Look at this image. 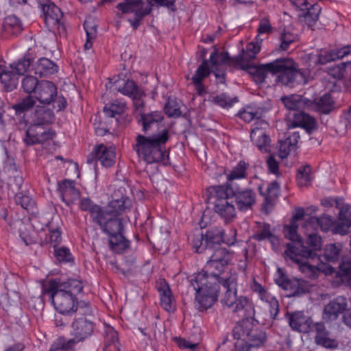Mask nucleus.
<instances>
[{
	"mask_svg": "<svg viewBox=\"0 0 351 351\" xmlns=\"http://www.w3.org/2000/svg\"><path fill=\"white\" fill-rule=\"evenodd\" d=\"M34 73L40 77H49L58 71V66L51 60L47 58L38 59L33 65Z\"/></svg>",
	"mask_w": 351,
	"mask_h": 351,
	"instance_id": "473e14b6",
	"label": "nucleus"
},
{
	"mask_svg": "<svg viewBox=\"0 0 351 351\" xmlns=\"http://www.w3.org/2000/svg\"><path fill=\"white\" fill-rule=\"evenodd\" d=\"M300 139L298 132H293L285 140L278 141V156L280 158H286L291 151L295 149Z\"/></svg>",
	"mask_w": 351,
	"mask_h": 351,
	"instance_id": "f704fd0d",
	"label": "nucleus"
},
{
	"mask_svg": "<svg viewBox=\"0 0 351 351\" xmlns=\"http://www.w3.org/2000/svg\"><path fill=\"white\" fill-rule=\"evenodd\" d=\"M258 113L250 107H247L238 112V116L244 121L250 123L257 118Z\"/></svg>",
	"mask_w": 351,
	"mask_h": 351,
	"instance_id": "69168bd1",
	"label": "nucleus"
},
{
	"mask_svg": "<svg viewBox=\"0 0 351 351\" xmlns=\"http://www.w3.org/2000/svg\"><path fill=\"white\" fill-rule=\"evenodd\" d=\"M258 229L252 235V239L257 241L269 239L271 241L274 235L271 231V226L267 223H257Z\"/></svg>",
	"mask_w": 351,
	"mask_h": 351,
	"instance_id": "de8ad7c7",
	"label": "nucleus"
},
{
	"mask_svg": "<svg viewBox=\"0 0 351 351\" xmlns=\"http://www.w3.org/2000/svg\"><path fill=\"white\" fill-rule=\"evenodd\" d=\"M232 335L234 339L247 341L254 347H261L267 341L265 331L254 327L250 319L239 321L234 327Z\"/></svg>",
	"mask_w": 351,
	"mask_h": 351,
	"instance_id": "1a4fd4ad",
	"label": "nucleus"
},
{
	"mask_svg": "<svg viewBox=\"0 0 351 351\" xmlns=\"http://www.w3.org/2000/svg\"><path fill=\"white\" fill-rule=\"evenodd\" d=\"M36 101L44 105H49L57 97L58 88L53 82L49 80H40L34 93Z\"/></svg>",
	"mask_w": 351,
	"mask_h": 351,
	"instance_id": "6ab92c4d",
	"label": "nucleus"
},
{
	"mask_svg": "<svg viewBox=\"0 0 351 351\" xmlns=\"http://www.w3.org/2000/svg\"><path fill=\"white\" fill-rule=\"evenodd\" d=\"M87 315L77 313L71 324L70 335L72 339L71 342L74 343L75 346L86 341L93 334L95 325L92 321L87 319Z\"/></svg>",
	"mask_w": 351,
	"mask_h": 351,
	"instance_id": "9d476101",
	"label": "nucleus"
},
{
	"mask_svg": "<svg viewBox=\"0 0 351 351\" xmlns=\"http://www.w3.org/2000/svg\"><path fill=\"white\" fill-rule=\"evenodd\" d=\"M72 339H66L64 337L57 338L51 345L49 351H60L73 348L75 345L71 342Z\"/></svg>",
	"mask_w": 351,
	"mask_h": 351,
	"instance_id": "5fc2aeb1",
	"label": "nucleus"
},
{
	"mask_svg": "<svg viewBox=\"0 0 351 351\" xmlns=\"http://www.w3.org/2000/svg\"><path fill=\"white\" fill-rule=\"evenodd\" d=\"M164 110L169 117H178L181 114L178 104L172 99H169L167 101Z\"/></svg>",
	"mask_w": 351,
	"mask_h": 351,
	"instance_id": "bf43d9fd",
	"label": "nucleus"
},
{
	"mask_svg": "<svg viewBox=\"0 0 351 351\" xmlns=\"http://www.w3.org/2000/svg\"><path fill=\"white\" fill-rule=\"evenodd\" d=\"M301 12L299 14L300 20L308 27L312 28L319 19L321 8L318 4H313Z\"/></svg>",
	"mask_w": 351,
	"mask_h": 351,
	"instance_id": "e433bc0d",
	"label": "nucleus"
},
{
	"mask_svg": "<svg viewBox=\"0 0 351 351\" xmlns=\"http://www.w3.org/2000/svg\"><path fill=\"white\" fill-rule=\"evenodd\" d=\"M211 72L212 71L208 60H204L197 67L193 75L191 80L199 95H202L206 93V88L203 84V80L208 77Z\"/></svg>",
	"mask_w": 351,
	"mask_h": 351,
	"instance_id": "bb28decb",
	"label": "nucleus"
},
{
	"mask_svg": "<svg viewBox=\"0 0 351 351\" xmlns=\"http://www.w3.org/2000/svg\"><path fill=\"white\" fill-rule=\"evenodd\" d=\"M311 330L316 333L315 341L317 345L330 349L337 348L338 342L335 339L330 337V333L323 322L314 324Z\"/></svg>",
	"mask_w": 351,
	"mask_h": 351,
	"instance_id": "393cba45",
	"label": "nucleus"
},
{
	"mask_svg": "<svg viewBox=\"0 0 351 351\" xmlns=\"http://www.w3.org/2000/svg\"><path fill=\"white\" fill-rule=\"evenodd\" d=\"M228 192L231 197H234L238 209L247 211L252 208L256 203V193L251 189H241L238 185L228 184Z\"/></svg>",
	"mask_w": 351,
	"mask_h": 351,
	"instance_id": "ddd939ff",
	"label": "nucleus"
},
{
	"mask_svg": "<svg viewBox=\"0 0 351 351\" xmlns=\"http://www.w3.org/2000/svg\"><path fill=\"white\" fill-rule=\"evenodd\" d=\"M157 289L160 293L161 307L168 312L174 311L176 308L175 300L167 282L162 280L158 283Z\"/></svg>",
	"mask_w": 351,
	"mask_h": 351,
	"instance_id": "c85d7f7f",
	"label": "nucleus"
},
{
	"mask_svg": "<svg viewBox=\"0 0 351 351\" xmlns=\"http://www.w3.org/2000/svg\"><path fill=\"white\" fill-rule=\"evenodd\" d=\"M3 27L4 30L13 34H19L23 30L20 19L14 15H10L4 19Z\"/></svg>",
	"mask_w": 351,
	"mask_h": 351,
	"instance_id": "a18cd8bd",
	"label": "nucleus"
},
{
	"mask_svg": "<svg viewBox=\"0 0 351 351\" xmlns=\"http://www.w3.org/2000/svg\"><path fill=\"white\" fill-rule=\"evenodd\" d=\"M116 148L104 143L95 145L87 156V163L95 164L99 161L105 167H110L115 163Z\"/></svg>",
	"mask_w": 351,
	"mask_h": 351,
	"instance_id": "f8f14e48",
	"label": "nucleus"
},
{
	"mask_svg": "<svg viewBox=\"0 0 351 351\" xmlns=\"http://www.w3.org/2000/svg\"><path fill=\"white\" fill-rule=\"evenodd\" d=\"M55 136L56 133L53 130L33 123L27 128L23 141L26 145L30 146L35 144H43L52 140Z\"/></svg>",
	"mask_w": 351,
	"mask_h": 351,
	"instance_id": "4468645a",
	"label": "nucleus"
},
{
	"mask_svg": "<svg viewBox=\"0 0 351 351\" xmlns=\"http://www.w3.org/2000/svg\"><path fill=\"white\" fill-rule=\"evenodd\" d=\"M84 283L77 278L62 280L52 278L42 285V294L47 296L54 308L62 315H72L74 313L92 315L89 302H79L78 296L82 293Z\"/></svg>",
	"mask_w": 351,
	"mask_h": 351,
	"instance_id": "7ed1b4c3",
	"label": "nucleus"
},
{
	"mask_svg": "<svg viewBox=\"0 0 351 351\" xmlns=\"http://www.w3.org/2000/svg\"><path fill=\"white\" fill-rule=\"evenodd\" d=\"M312 181L311 167L309 165L300 167L298 170L297 182L300 187L307 186Z\"/></svg>",
	"mask_w": 351,
	"mask_h": 351,
	"instance_id": "3c124183",
	"label": "nucleus"
},
{
	"mask_svg": "<svg viewBox=\"0 0 351 351\" xmlns=\"http://www.w3.org/2000/svg\"><path fill=\"white\" fill-rule=\"evenodd\" d=\"M230 261L229 252L226 248L218 247L206 262L204 269L192 276L191 285L195 291L194 306L198 311H206L215 304L221 285L227 289L230 287L232 278H235L237 282V274L229 268Z\"/></svg>",
	"mask_w": 351,
	"mask_h": 351,
	"instance_id": "f257e3e1",
	"label": "nucleus"
},
{
	"mask_svg": "<svg viewBox=\"0 0 351 351\" xmlns=\"http://www.w3.org/2000/svg\"><path fill=\"white\" fill-rule=\"evenodd\" d=\"M54 118L53 112L51 110L44 107H36L34 114V124H38L44 126L45 124H49Z\"/></svg>",
	"mask_w": 351,
	"mask_h": 351,
	"instance_id": "a19ab883",
	"label": "nucleus"
},
{
	"mask_svg": "<svg viewBox=\"0 0 351 351\" xmlns=\"http://www.w3.org/2000/svg\"><path fill=\"white\" fill-rule=\"evenodd\" d=\"M58 190L60 193L62 201L67 206L73 204L80 198V192L75 187L74 181L64 180L61 182H59Z\"/></svg>",
	"mask_w": 351,
	"mask_h": 351,
	"instance_id": "b1692460",
	"label": "nucleus"
},
{
	"mask_svg": "<svg viewBox=\"0 0 351 351\" xmlns=\"http://www.w3.org/2000/svg\"><path fill=\"white\" fill-rule=\"evenodd\" d=\"M84 29L86 34V40L84 45L86 50L90 49L93 47V41L97 36V26L90 19L85 20L84 23Z\"/></svg>",
	"mask_w": 351,
	"mask_h": 351,
	"instance_id": "49530a36",
	"label": "nucleus"
},
{
	"mask_svg": "<svg viewBox=\"0 0 351 351\" xmlns=\"http://www.w3.org/2000/svg\"><path fill=\"white\" fill-rule=\"evenodd\" d=\"M118 91L122 95L131 98L134 101L136 108L143 107L144 103L142 101V98L145 96V92L134 81L130 80H126L123 86L118 88Z\"/></svg>",
	"mask_w": 351,
	"mask_h": 351,
	"instance_id": "5701e85b",
	"label": "nucleus"
},
{
	"mask_svg": "<svg viewBox=\"0 0 351 351\" xmlns=\"http://www.w3.org/2000/svg\"><path fill=\"white\" fill-rule=\"evenodd\" d=\"M224 234V230L220 228L208 230L204 235L206 249L213 248L215 245H219L221 243L228 245H232L236 243L237 230L235 229L230 230L231 237L230 238H226Z\"/></svg>",
	"mask_w": 351,
	"mask_h": 351,
	"instance_id": "dca6fc26",
	"label": "nucleus"
},
{
	"mask_svg": "<svg viewBox=\"0 0 351 351\" xmlns=\"http://www.w3.org/2000/svg\"><path fill=\"white\" fill-rule=\"evenodd\" d=\"M54 248V256L60 263H70L74 262V258L68 247L62 246Z\"/></svg>",
	"mask_w": 351,
	"mask_h": 351,
	"instance_id": "603ef678",
	"label": "nucleus"
},
{
	"mask_svg": "<svg viewBox=\"0 0 351 351\" xmlns=\"http://www.w3.org/2000/svg\"><path fill=\"white\" fill-rule=\"evenodd\" d=\"M296 40V36L293 34L284 31L280 36V48L282 50L288 49L289 45Z\"/></svg>",
	"mask_w": 351,
	"mask_h": 351,
	"instance_id": "680f3d73",
	"label": "nucleus"
},
{
	"mask_svg": "<svg viewBox=\"0 0 351 351\" xmlns=\"http://www.w3.org/2000/svg\"><path fill=\"white\" fill-rule=\"evenodd\" d=\"M16 202L17 204L21 206V207L27 210H29L34 205V202L27 195L18 193L15 196Z\"/></svg>",
	"mask_w": 351,
	"mask_h": 351,
	"instance_id": "0e129e2a",
	"label": "nucleus"
},
{
	"mask_svg": "<svg viewBox=\"0 0 351 351\" xmlns=\"http://www.w3.org/2000/svg\"><path fill=\"white\" fill-rule=\"evenodd\" d=\"M125 102L114 100L110 104H106L104 108V112L108 117L117 118V116L121 115L125 112Z\"/></svg>",
	"mask_w": 351,
	"mask_h": 351,
	"instance_id": "79ce46f5",
	"label": "nucleus"
},
{
	"mask_svg": "<svg viewBox=\"0 0 351 351\" xmlns=\"http://www.w3.org/2000/svg\"><path fill=\"white\" fill-rule=\"evenodd\" d=\"M304 110L293 112L291 128L300 127L305 129L308 133L315 128L316 122L313 117L305 113Z\"/></svg>",
	"mask_w": 351,
	"mask_h": 351,
	"instance_id": "7c9ffc66",
	"label": "nucleus"
},
{
	"mask_svg": "<svg viewBox=\"0 0 351 351\" xmlns=\"http://www.w3.org/2000/svg\"><path fill=\"white\" fill-rule=\"evenodd\" d=\"M268 125L263 120H257L250 132V139L254 142L258 149L263 152L268 150L269 138L264 129Z\"/></svg>",
	"mask_w": 351,
	"mask_h": 351,
	"instance_id": "412c9836",
	"label": "nucleus"
},
{
	"mask_svg": "<svg viewBox=\"0 0 351 351\" xmlns=\"http://www.w3.org/2000/svg\"><path fill=\"white\" fill-rule=\"evenodd\" d=\"M104 351H121L119 333L109 324H104Z\"/></svg>",
	"mask_w": 351,
	"mask_h": 351,
	"instance_id": "cd10ccee",
	"label": "nucleus"
},
{
	"mask_svg": "<svg viewBox=\"0 0 351 351\" xmlns=\"http://www.w3.org/2000/svg\"><path fill=\"white\" fill-rule=\"evenodd\" d=\"M284 290L288 292L287 296H299L309 291V286L306 281L297 278L290 279Z\"/></svg>",
	"mask_w": 351,
	"mask_h": 351,
	"instance_id": "c9c22d12",
	"label": "nucleus"
},
{
	"mask_svg": "<svg viewBox=\"0 0 351 351\" xmlns=\"http://www.w3.org/2000/svg\"><path fill=\"white\" fill-rule=\"evenodd\" d=\"M267 165L268 167V171L269 173L278 176L280 175L279 172V163L276 160L274 156H270L267 160Z\"/></svg>",
	"mask_w": 351,
	"mask_h": 351,
	"instance_id": "338daca9",
	"label": "nucleus"
},
{
	"mask_svg": "<svg viewBox=\"0 0 351 351\" xmlns=\"http://www.w3.org/2000/svg\"><path fill=\"white\" fill-rule=\"evenodd\" d=\"M230 282L229 286L230 287L226 289L221 303L243 319H250L258 324H265V322L267 320V314L256 313L252 300L245 295L239 296L237 295L238 283L235 282V278H232Z\"/></svg>",
	"mask_w": 351,
	"mask_h": 351,
	"instance_id": "423d86ee",
	"label": "nucleus"
},
{
	"mask_svg": "<svg viewBox=\"0 0 351 351\" xmlns=\"http://www.w3.org/2000/svg\"><path fill=\"white\" fill-rule=\"evenodd\" d=\"M289 324L295 331L303 333L309 332L313 326V320L302 312H295L289 316Z\"/></svg>",
	"mask_w": 351,
	"mask_h": 351,
	"instance_id": "a878e982",
	"label": "nucleus"
},
{
	"mask_svg": "<svg viewBox=\"0 0 351 351\" xmlns=\"http://www.w3.org/2000/svg\"><path fill=\"white\" fill-rule=\"evenodd\" d=\"M285 106L293 112L308 109V99L298 95H291L282 98Z\"/></svg>",
	"mask_w": 351,
	"mask_h": 351,
	"instance_id": "4c0bfd02",
	"label": "nucleus"
},
{
	"mask_svg": "<svg viewBox=\"0 0 351 351\" xmlns=\"http://www.w3.org/2000/svg\"><path fill=\"white\" fill-rule=\"evenodd\" d=\"M259 193L264 197L262 204V210L269 213L273 208L276 199L280 193V186L276 181H273L268 184L265 191H264V184H260L258 186Z\"/></svg>",
	"mask_w": 351,
	"mask_h": 351,
	"instance_id": "aec40b11",
	"label": "nucleus"
},
{
	"mask_svg": "<svg viewBox=\"0 0 351 351\" xmlns=\"http://www.w3.org/2000/svg\"><path fill=\"white\" fill-rule=\"evenodd\" d=\"M342 282L348 287H351V263L343 261L339 267L337 272Z\"/></svg>",
	"mask_w": 351,
	"mask_h": 351,
	"instance_id": "6e6d98bb",
	"label": "nucleus"
},
{
	"mask_svg": "<svg viewBox=\"0 0 351 351\" xmlns=\"http://www.w3.org/2000/svg\"><path fill=\"white\" fill-rule=\"evenodd\" d=\"M36 101L34 95H29L15 106V110L21 112L28 110L34 106Z\"/></svg>",
	"mask_w": 351,
	"mask_h": 351,
	"instance_id": "052dcab7",
	"label": "nucleus"
},
{
	"mask_svg": "<svg viewBox=\"0 0 351 351\" xmlns=\"http://www.w3.org/2000/svg\"><path fill=\"white\" fill-rule=\"evenodd\" d=\"M306 243L312 248L311 250L313 252V255L309 257L304 258L302 261L304 263H309L308 259L313 260L317 258L316 252L319 251L322 249V240L320 236L317 233H310L308 234L306 239Z\"/></svg>",
	"mask_w": 351,
	"mask_h": 351,
	"instance_id": "c03bdc74",
	"label": "nucleus"
},
{
	"mask_svg": "<svg viewBox=\"0 0 351 351\" xmlns=\"http://www.w3.org/2000/svg\"><path fill=\"white\" fill-rule=\"evenodd\" d=\"M308 109L319 112L323 114H328L332 109L334 101L329 93H325L322 96L310 100L308 99Z\"/></svg>",
	"mask_w": 351,
	"mask_h": 351,
	"instance_id": "c756f323",
	"label": "nucleus"
},
{
	"mask_svg": "<svg viewBox=\"0 0 351 351\" xmlns=\"http://www.w3.org/2000/svg\"><path fill=\"white\" fill-rule=\"evenodd\" d=\"M40 82V80H38L37 77L31 75H27L21 80V88L27 94L34 95Z\"/></svg>",
	"mask_w": 351,
	"mask_h": 351,
	"instance_id": "09e8293b",
	"label": "nucleus"
},
{
	"mask_svg": "<svg viewBox=\"0 0 351 351\" xmlns=\"http://www.w3.org/2000/svg\"><path fill=\"white\" fill-rule=\"evenodd\" d=\"M170 138L169 131L164 128L149 136L138 134L134 150L139 158L152 164L163 160L166 152V144Z\"/></svg>",
	"mask_w": 351,
	"mask_h": 351,
	"instance_id": "39448f33",
	"label": "nucleus"
},
{
	"mask_svg": "<svg viewBox=\"0 0 351 351\" xmlns=\"http://www.w3.org/2000/svg\"><path fill=\"white\" fill-rule=\"evenodd\" d=\"M209 101L221 108H230L235 103L238 102V98L237 97H230L227 93H221L215 96L210 97Z\"/></svg>",
	"mask_w": 351,
	"mask_h": 351,
	"instance_id": "37998d69",
	"label": "nucleus"
},
{
	"mask_svg": "<svg viewBox=\"0 0 351 351\" xmlns=\"http://www.w3.org/2000/svg\"><path fill=\"white\" fill-rule=\"evenodd\" d=\"M339 222L336 223V221L332 217L324 214L319 217H308L304 223V227L306 228H313V230H317L318 228L323 232H327L328 231H332L333 234L335 228L341 222L339 219Z\"/></svg>",
	"mask_w": 351,
	"mask_h": 351,
	"instance_id": "4be33fe9",
	"label": "nucleus"
},
{
	"mask_svg": "<svg viewBox=\"0 0 351 351\" xmlns=\"http://www.w3.org/2000/svg\"><path fill=\"white\" fill-rule=\"evenodd\" d=\"M49 232L46 234L45 241L53 247H56L62 241V235L60 228H53L51 223L49 224Z\"/></svg>",
	"mask_w": 351,
	"mask_h": 351,
	"instance_id": "8fccbe9b",
	"label": "nucleus"
},
{
	"mask_svg": "<svg viewBox=\"0 0 351 351\" xmlns=\"http://www.w3.org/2000/svg\"><path fill=\"white\" fill-rule=\"evenodd\" d=\"M210 198L213 200L215 212L226 222L232 221L237 215V211L230 200L228 186L226 185L214 186L210 188Z\"/></svg>",
	"mask_w": 351,
	"mask_h": 351,
	"instance_id": "6e6552de",
	"label": "nucleus"
},
{
	"mask_svg": "<svg viewBox=\"0 0 351 351\" xmlns=\"http://www.w3.org/2000/svg\"><path fill=\"white\" fill-rule=\"evenodd\" d=\"M45 23L49 31L55 32L60 29L63 14L61 10L53 3L42 5Z\"/></svg>",
	"mask_w": 351,
	"mask_h": 351,
	"instance_id": "a211bd4d",
	"label": "nucleus"
},
{
	"mask_svg": "<svg viewBox=\"0 0 351 351\" xmlns=\"http://www.w3.org/2000/svg\"><path fill=\"white\" fill-rule=\"evenodd\" d=\"M250 288L257 294L258 299L267 305L269 318L272 320L276 319L279 313V302L277 298L256 280H254Z\"/></svg>",
	"mask_w": 351,
	"mask_h": 351,
	"instance_id": "2eb2a0df",
	"label": "nucleus"
},
{
	"mask_svg": "<svg viewBox=\"0 0 351 351\" xmlns=\"http://www.w3.org/2000/svg\"><path fill=\"white\" fill-rule=\"evenodd\" d=\"M229 60L228 53L219 52L217 50H215L210 53L208 62V64H210L211 71H215V69L221 68L225 69L226 65L229 63Z\"/></svg>",
	"mask_w": 351,
	"mask_h": 351,
	"instance_id": "ea45409f",
	"label": "nucleus"
},
{
	"mask_svg": "<svg viewBox=\"0 0 351 351\" xmlns=\"http://www.w3.org/2000/svg\"><path fill=\"white\" fill-rule=\"evenodd\" d=\"M268 73L276 75V82L286 86L292 87L295 84L306 83L304 75L295 68L291 58H278L250 69L252 80L256 84L263 83Z\"/></svg>",
	"mask_w": 351,
	"mask_h": 351,
	"instance_id": "20e7f679",
	"label": "nucleus"
},
{
	"mask_svg": "<svg viewBox=\"0 0 351 351\" xmlns=\"http://www.w3.org/2000/svg\"><path fill=\"white\" fill-rule=\"evenodd\" d=\"M260 51V47L254 43H250L246 46L245 56L249 59H254Z\"/></svg>",
	"mask_w": 351,
	"mask_h": 351,
	"instance_id": "774afa93",
	"label": "nucleus"
},
{
	"mask_svg": "<svg viewBox=\"0 0 351 351\" xmlns=\"http://www.w3.org/2000/svg\"><path fill=\"white\" fill-rule=\"evenodd\" d=\"M351 52V45H346L341 48L322 51L318 56L317 62L320 64L343 58Z\"/></svg>",
	"mask_w": 351,
	"mask_h": 351,
	"instance_id": "2f4dec72",
	"label": "nucleus"
},
{
	"mask_svg": "<svg viewBox=\"0 0 351 351\" xmlns=\"http://www.w3.org/2000/svg\"><path fill=\"white\" fill-rule=\"evenodd\" d=\"M23 183V177L21 176V173L16 170L14 171L13 176H10L8 178V184L12 187H14L13 190H20Z\"/></svg>",
	"mask_w": 351,
	"mask_h": 351,
	"instance_id": "e2e57ef3",
	"label": "nucleus"
},
{
	"mask_svg": "<svg viewBox=\"0 0 351 351\" xmlns=\"http://www.w3.org/2000/svg\"><path fill=\"white\" fill-rule=\"evenodd\" d=\"M138 123L142 125L143 131L147 132L152 128L157 127L164 119L160 111H153L149 113H141Z\"/></svg>",
	"mask_w": 351,
	"mask_h": 351,
	"instance_id": "72a5a7b5",
	"label": "nucleus"
},
{
	"mask_svg": "<svg viewBox=\"0 0 351 351\" xmlns=\"http://www.w3.org/2000/svg\"><path fill=\"white\" fill-rule=\"evenodd\" d=\"M340 243H330L326 245L324 249V256L327 261L335 262L339 259L340 252L341 250Z\"/></svg>",
	"mask_w": 351,
	"mask_h": 351,
	"instance_id": "864d4df0",
	"label": "nucleus"
},
{
	"mask_svg": "<svg viewBox=\"0 0 351 351\" xmlns=\"http://www.w3.org/2000/svg\"><path fill=\"white\" fill-rule=\"evenodd\" d=\"M131 206V199L123 195L112 197L106 207L94 203L89 197L80 201V209L88 211L93 222L108 236L110 248L116 254H122L130 247V242L123 235L124 219L121 215Z\"/></svg>",
	"mask_w": 351,
	"mask_h": 351,
	"instance_id": "f03ea898",
	"label": "nucleus"
},
{
	"mask_svg": "<svg viewBox=\"0 0 351 351\" xmlns=\"http://www.w3.org/2000/svg\"><path fill=\"white\" fill-rule=\"evenodd\" d=\"M347 307V299L343 296H337L325 305L322 318L326 322L336 321L341 314L344 313Z\"/></svg>",
	"mask_w": 351,
	"mask_h": 351,
	"instance_id": "f3484780",
	"label": "nucleus"
},
{
	"mask_svg": "<svg viewBox=\"0 0 351 351\" xmlns=\"http://www.w3.org/2000/svg\"><path fill=\"white\" fill-rule=\"evenodd\" d=\"M298 227L297 223L293 220H291L290 223L284 227L285 237L293 241V243L287 244L285 253L291 261L299 265L302 272L314 274L319 268L310 263L302 262L304 258L311 256L314 254L303 245L302 239L297 232Z\"/></svg>",
	"mask_w": 351,
	"mask_h": 351,
	"instance_id": "0eeeda50",
	"label": "nucleus"
},
{
	"mask_svg": "<svg viewBox=\"0 0 351 351\" xmlns=\"http://www.w3.org/2000/svg\"><path fill=\"white\" fill-rule=\"evenodd\" d=\"M32 61L29 57L24 56L18 60L17 62L11 64L12 72L17 75H24L27 71Z\"/></svg>",
	"mask_w": 351,
	"mask_h": 351,
	"instance_id": "13d9d810",
	"label": "nucleus"
},
{
	"mask_svg": "<svg viewBox=\"0 0 351 351\" xmlns=\"http://www.w3.org/2000/svg\"><path fill=\"white\" fill-rule=\"evenodd\" d=\"M117 8L123 13H133L134 17L128 19V22L133 29H136L141 21L143 18L148 15L152 9L151 8H143V2L142 0H125L124 2L119 3L117 5Z\"/></svg>",
	"mask_w": 351,
	"mask_h": 351,
	"instance_id": "9b49d317",
	"label": "nucleus"
},
{
	"mask_svg": "<svg viewBox=\"0 0 351 351\" xmlns=\"http://www.w3.org/2000/svg\"><path fill=\"white\" fill-rule=\"evenodd\" d=\"M12 71H5L0 65V80L6 91H12L16 87L15 80L12 76Z\"/></svg>",
	"mask_w": 351,
	"mask_h": 351,
	"instance_id": "4d7b16f0",
	"label": "nucleus"
},
{
	"mask_svg": "<svg viewBox=\"0 0 351 351\" xmlns=\"http://www.w3.org/2000/svg\"><path fill=\"white\" fill-rule=\"evenodd\" d=\"M249 163L241 160L232 167L229 173L226 174L227 181L224 185L232 184L234 180H241L247 177V170L249 168Z\"/></svg>",
	"mask_w": 351,
	"mask_h": 351,
	"instance_id": "58836bf2",
	"label": "nucleus"
}]
</instances>
